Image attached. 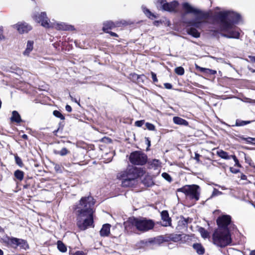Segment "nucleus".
<instances>
[{
  "instance_id": "22",
  "label": "nucleus",
  "mask_w": 255,
  "mask_h": 255,
  "mask_svg": "<svg viewBox=\"0 0 255 255\" xmlns=\"http://www.w3.org/2000/svg\"><path fill=\"white\" fill-rule=\"evenodd\" d=\"M193 248L199 255H203L205 252L204 248L200 244H193Z\"/></svg>"
},
{
  "instance_id": "40",
  "label": "nucleus",
  "mask_w": 255,
  "mask_h": 255,
  "mask_svg": "<svg viewBox=\"0 0 255 255\" xmlns=\"http://www.w3.org/2000/svg\"><path fill=\"white\" fill-rule=\"evenodd\" d=\"M231 158H233L235 162V166H238V167H241V164L239 163V161L236 156L235 155H232Z\"/></svg>"
},
{
  "instance_id": "45",
  "label": "nucleus",
  "mask_w": 255,
  "mask_h": 255,
  "mask_svg": "<svg viewBox=\"0 0 255 255\" xmlns=\"http://www.w3.org/2000/svg\"><path fill=\"white\" fill-rule=\"evenodd\" d=\"M198 68L200 69V71L201 72H205L206 71V70H209L211 72V74H215L216 73V72L215 71H213V70H210L209 69H206V68H202V67H197Z\"/></svg>"
},
{
  "instance_id": "19",
  "label": "nucleus",
  "mask_w": 255,
  "mask_h": 255,
  "mask_svg": "<svg viewBox=\"0 0 255 255\" xmlns=\"http://www.w3.org/2000/svg\"><path fill=\"white\" fill-rule=\"evenodd\" d=\"M135 180L128 178L126 176V178L123 179L122 185L123 187H130L134 184Z\"/></svg>"
},
{
  "instance_id": "27",
  "label": "nucleus",
  "mask_w": 255,
  "mask_h": 255,
  "mask_svg": "<svg viewBox=\"0 0 255 255\" xmlns=\"http://www.w3.org/2000/svg\"><path fill=\"white\" fill-rule=\"evenodd\" d=\"M70 151L65 147L63 148L61 150H54V153L61 156H65L69 153Z\"/></svg>"
},
{
  "instance_id": "49",
  "label": "nucleus",
  "mask_w": 255,
  "mask_h": 255,
  "mask_svg": "<svg viewBox=\"0 0 255 255\" xmlns=\"http://www.w3.org/2000/svg\"><path fill=\"white\" fill-rule=\"evenodd\" d=\"M230 170L233 173H237L239 172V169H235L233 167H230Z\"/></svg>"
},
{
  "instance_id": "24",
  "label": "nucleus",
  "mask_w": 255,
  "mask_h": 255,
  "mask_svg": "<svg viewBox=\"0 0 255 255\" xmlns=\"http://www.w3.org/2000/svg\"><path fill=\"white\" fill-rule=\"evenodd\" d=\"M187 33L195 38H198L200 36V33L196 29L193 27L188 28L187 29Z\"/></svg>"
},
{
  "instance_id": "11",
  "label": "nucleus",
  "mask_w": 255,
  "mask_h": 255,
  "mask_svg": "<svg viewBox=\"0 0 255 255\" xmlns=\"http://www.w3.org/2000/svg\"><path fill=\"white\" fill-rule=\"evenodd\" d=\"M126 176L128 178L135 180L141 175L142 173L140 168L136 167H130L128 168L126 172Z\"/></svg>"
},
{
  "instance_id": "20",
  "label": "nucleus",
  "mask_w": 255,
  "mask_h": 255,
  "mask_svg": "<svg viewBox=\"0 0 255 255\" xmlns=\"http://www.w3.org/2000/svg\"><path fill=\"white\" fill-rule=\"evenodd\" d=\"M173 121L174 123L176 125L184 126H187L188 125V123L187 121L178 117H174Z\"/></svg>"
},
{
  "instance_id": "3",
  "label": "nucleus",
  "mask_w": 255,
  "mask_h": 255,
  "mask_svg": "<svg viewBox=\"0 0 255 255\" xmlns=\"http://www.w3.org/2000/svg\"><path fill=\"white\" fill-rule=\"evenodd\" d=\"M217 17L220 20L221 30H228L240 19V14L230 10L220 11L217 13Z\"/></svg>"
},
{
  "instance_id": "38",
  "label": "nucleus",
  "mask_w": 255,
  "mask_h": 255,
  "mask_svg": "<svg viewBox=\"0 0 255 255\" xmlns=\"http://www.w3.org/2000/svg\"><path fill=\"white\" fill-rule=\"evenodd\" d=\"M129 78L133 81H135L139 78V75L135 73H131L129 75Z\"/></svg>"
},
{
  "instance_id": "56",
  "label": "nucleus",
  "mask_w": 255,
  "mask_h": 255,
  "mask_svg": "<svg viewBox=\"0 0 255 255\" xmlns=\"http://www.w3.org/2000/svg\"><path fill=\"white\" fill-rule=\"evenodd\" d=\"M145 139L147 142L148 146L149 147L150 146V141L149 138L148 137H146Z\"/></svg>"
},
{
  "instance_id": "26",
  "label": "nucleus",
  "mask_w": 255,
  "mask_h": 255,
  "mask_svg": "<svg viewBox=\"0 0 255 255\" xmlns=\"http://www.w3.org/2000/svg\"><path fill=\"white\" fill-rule=\"evenodd\" d=\"M57 244V248L59 251L62 253H65L67 251V248L62 241H58Z\"/></svg>"
},
{
  "instance_id": "51",
  "label": "nucleus",
  "mask_w": 255,
  "mask_h": 255,
  "mask_svg": "<svg viewBox=\"0 0 255 255\" xmlns=\"http://www.w3.org/2000/svg\"><path fill=\"white\" fill-rule=\"evenodd\" d=\"M240 178L242 180H246L247 179V177L246 175H244V174H241Z\"/></svg>"
},
{
  "instance_id": "4",
  "label": "nucleus",
  "mask_w": 255,
  "mask_h": 255,
  "mask_svg": "<svg viewBox=\"0 0 255 255\" xmlns=\"http://www.w3.org/2000/svg\"><path fill=\"white\" fill-rule=\"evenodd\" d=\"M33 18L36 22L41 23V25L46 28L52 27L59 30H73L74 29L73 26L66 24L65 23L50 22L45 12L35 14L33 16Z\"/></svg>"
},
{
  "instance_id": "15",
  "label": "nucleus",
  "mask_w": 255,
  "mask_h": 255,
  "mask_svg": "<svg viewBox=\"0 0 255 255\" xmlns=\"http://www.w3.org/2000/svg\"><path fill=\"white\" fill-rule=\"evenodd\" d=\"M118 23H114L111 21H108L103 23V30L105 32H109L108 30L117 26Z\"/></svg>"
},
{
  "instance_id": "23",
  "label": "nucleus",
  "mask_w": 255,
  "mask_h": 255,
  "mask_svg": "<svg viewBox=\"0 0 255 255\" xmlns=\"http://www.w3.org/2000/svg\"><path fill=\"white\" fill-rule=\"evenodd\" d=\"M217 154L221 158L225 159H230L232 157V155H229L228 152L220 149L217 151Z\"/></svg>"
},
{
  "instance_id": "59",
  "label": "nucleus",
  "mask_w": 255,
  "mask_h": 255,
  "mask_svg": "<svg viewBox=\"0 0 255 255\" xmlns=\"http://www.w3.org/2000/svg\"><path fill=\"white\" fill-rule=\"evenodd\" d=\"M251 59L252 61L255 62V56H253L251 57Z\"/></svg>"
},
{
  "instance_id": "47",
  "label": "nucleus",
  "mask_w": 255,
  "mask_h": 255,
  "mask_svg": "<svg viewBox=\"0 0 255 255\" xmlns=\"http://www.w3.org/2000/svg\"><path fill=\"white\" fill-rule=\"evenodd\" d=\"M54 169L56 171L60 172H62L61 166L59 164H56L54 166Z\"/></svg>"
},
{
  "instance_id": "29",
  "label": "nucleus",
  "mask_w": 255,
  "mask_h": 255,
  "mask_svg": "<svg viewBox=\"0 0 255 255\" xmlns=\"http://www.w3.org/2000/svg\"><path fill=\"white\" fill-rule=\"evenodd\" d=\"M250 121H242L241 120H237L236 121V124L235 126L237 127H241V126H244L245 125H246L248 124L251 123Z\"/></svg>"
},
{
  "instance_id": "32",
  "label": "nucleus",
  "mask_w": 255,
  "mask_h": 255,
  "mask_svg": "<svg viewBox=\"0 0 255 255\" xmlns=\"http://www.w3.org/2000/svg\"><path fill=\"white\" fill-rule=\"evenodd\" d=\"M190 25L195 27L200 28L201 27L202 22L200 21H196L195 20L191 21L189 22Z\"/></svg>"
},
{
  "instance_id": "28",
  "label": "nucleus",
  "mask_w": 255,
  "mask_h": 255,
  "mask_svg": "<svg viewBox=\"0 0 255 255\" xmlns=\"http://www.w3.org/2000/svg\"><path fill=\"white\" fill-rule=\"evenodd\" d=\"M142 9L143 10L144 14L149 18L153 19V18H155V16L152 13L149 9H147L145 7L142 6Z\"/></svg>"
},
{
  "instance_id": "17",
  "label": "nucleus",
  "mask_w": 255,
  "mask_h": 255,
  "mask_svg": "<svg viewBox=\"0 0 255 255\" xmlns=\"http://www.w3.org/2000/svg\"><path fill=\"white\" fill-rule=\"evenodd\" d=\"M10 121L12 123H16L17 124H19L22 122L20 115L16 111H13L12 112V116L10 118Z\"/></svg>"
},
{
  "instance_id": "6",
  "label": "nucleus",
  "mask_w": 255,
  "mask_h": 255,
  "mask_svg": "<svg viewBox=\"0 0 255 255\" xmlns=\"http://www.w3.org/2000/svg\"><path fill=\"white\" fill-rule=\"evenodd\" d=\"M177 192L183 193L186 197L197 201L200 198V188L195 184L186 185L177 189Z\"/></svg>"
},
{
  "instance_id": "53",
  "label": "nucleus",
  "mask_w": 255,
  "mask_h": 255,
  "mask_svg": "<svg viewBox=\"0 0 255 255\" xmlns=\"http://www.w3.org/2000/svg\"><path fill=\"white\" fill-rule=\"evenodd\" d=\"M2 32H3V28L2 27H0V39H1L3 37L2 35Z\"/></svg>"
},
{
  "instance_id": "31",
  "label": "nucleus",
  "mask_w": 255,
  "mask_h": 255,
  "mask_svg": "<svg viewBox=\"0 0 255 255\" xmlns=\"http://www.w3.org/2000/svg\"><path fill=\"white\" fill-rule=\"evenodd\" d=\"M169 238L174 242H178L181 239V235L178 234H171L170 235Z\"/></svg>"
},
{
  "instance_id": "14",
  "label": "nucleus",
  "mask_w": 255,
  "mask_h": 255,
  "mask_svg": "<svg viewBox=\"0 0 255 255\" xmlns=\"http://www.w3.org/2000/svg\"><path fill=\"white\" fill-rule=\"evenodd\" d=\"M20 33L28 32L31 29V26L26 22H18L13 25Z\"/></svg>"
},
{
  "instance_id": "54",
  "label": "nucleus",
  "mask_w": 255,
  "mask_h": 255,
  "mask_svg": "<svg viewBox=\"0 0 255 255\" xmlns=\"http://www.w3.org/2000/svg\"><path fill=\"white\" fill-rule=\"evenodd\" d=\"M200 155L198 153H195V159L198 162L199 161V157Z\"/></svg>"
},
{
  "instance_id": "48",
  "label": "nucleus",
  "mask_w": 255,
  "mask_h": 255,
  "mask_svg": "<svg viewBox=\"0 0 255 255\" xmlns=\"http://www.w3.org/2000/svg\"><path fill=\"white\" fill-rule=\"evenodd\" d=\"M164 87L167 89H171L172 88V85L168 83H164Z\"/></svg>"
},
{
  "instance_id": "64",
  "label": "nucleus",
  "mask_w": 255,
  "mask_h": 255,
  "mask_svg": "<svg viewBox=\"0 0 255 255\" xmlns=\"http://www.w3.org/2000/svg\"><path fill=\"white\" fill-rule=\"evenodd\" d=\"M57 131H58V130H55V131H54V132H57Z\"/></svg>"
},
{
  "instance_id": "52",
  "label": "nucleus",
  "mask_w": 255,
  "mask_h": 255,
  "mask_svg": "<svg viewBox=\"0 0 255 255\" xmlns=\"http://www.w3.org/2000/svg\"><path fill=\"white\" fill-rule=\"evenodd\" d=\"M108 33H109L112 36H114V37H118V36L117 34L115 33V32H112V31H109V32H108Z\"/></svg>"
},
{
  "instance_id": "60",
  "label": "nucleus",
  "mask_w": 255,
  "mask_h": 255,
  "mask_svg": "<svg viewBox=\"0 0 255 255\" xmlns=\"http://www.w3.org/2000/svg\"><path fill=\"white\" fill-rule=\"evenodd\" d=\"M3 255V251L0 249V255Z\"/></svg>"
},
{
  "instance_id": "55",
  "label": "nucleus",
  "mask_w": 255,
  "mask_h": 255,
  "mask_svg": "<svg viewBox=\"0 0 255 255\" xmlns=\"http://www.w3.org/2000/svg\"><path fill=\"white\" fill-rule=\"evenodd\" d=\"M74 255H85L84 253L83 252H77Z\"/></svg>"
},
{
  "instance_id": "41",
  "label": "nucleus",
  "mask_w": 255,
  "mask_h": 255,
  "mask_svg": "<svg viewBox=\"0 0 255 255\" xmlns=\"http://www.w3.org/2000/svg\"><path fill=\"white\" fill-rule=\"evenodd\" d=\"M144 120L137 121L135 122L134 125L137 127H141L144 124Z\"/></svg>"
},
{
  "instance_id": "33",
  "label": "nucleus",
  "mask_w": 255,
  "mask_h": 255,
  "mask_svg": "<svg viewBox=\"0 0 255 255\" xmlns=\"http://www.w3.org/2000/svg\"><path fill=\"white\" fill-rule=\"evenodd\" d=\"M53 114L55 117L58 118L62 120H64L65 119L64 116L58 111H54L53 112Z\"/></svg>"
},
{
  "instance_id": "39",
  "label": "nucleus",
  "mask_w": 255,
  "mask_h": 255,
  "mask_svg": "<svg viewBox=\"0 0 255 255\" xmlns=\"http://www.w3.org/2000/svg\"><path fill=\"white\" fill-rule=\"evenodd\" d=\"M162 176L167 181L170 182L172 180L170 176L167 173L164 172L162 174Z\"/></svg>"
},
{
  "instance_id": "13",
  "label": "nucleus",
  "mask_w": 255,
  "mask_h": 255,
  "mask_svg": "<svg viewBox=\"0 0 255 255\" xmlns=\"http://www.w3.org/2000/svg\"><path fill=\"white\" fill-rule=\"evenodd\" d=\"M234 26L228 30H222L227 32V33H222L221 35L228 38L238 39L240 37V32L238 31L233 29Z\"/></svg>"
},
{
  "instance_id": "18",
  "label": "nucleus",
  "mask_w": 255,
  "mask_h": 255,
  "mask_svg": "<svg viewBox=\"0 0 255 255\" xmlns=\"http://www.w3.org/2000/svg\"><path fill=\"white\" fill-rule=\"evenodd\" d=\"M110 227L111 225L110 224H104L100 231L101 236L102 237L108 236L110 233Z\"/></svg>"
},
{
  "instance_id": "8",
  "label": "nucleus",
  "mask_w": 255,
  "mask_h": 255,
  "mask_svg": "<svg viewBox=\"0 0 255 255\" xmlns=\"http://www.w3.org/2000/svg\"><path fill=\"white\" fill-rule=\"evenodd\" d=\"M129 160L132 164L143 165L146 163L147 157L144 153L135 151L130 153Z\"/></svg>"
},
{
  "instance_id": "10",
  "label": "nucleus",
  "mask_w": 255,
  "mask_h": 255,
  "mask_svg": "<svg viewBox=\"0 0 255 255\" xmlns=\"http://www.w3.org/2000/svg\"><path fill=\"white\" fill-rule=\"evenodd\" d=\"M161 3L162 9L169 12L176 11V8L179 5V3L176 1L167 2L166 0H162Z\"/></svg>"
},
{
  "instance_id": "61",
  "label": "nucleus",
  "mask_w": 255,
  "mask_h": 255,
  "mask_svg": "<svg viewBox=\"0 0 255 255\" xmlns=\"http://www.w3.org/2000/svg\"><path fill=\"white\" fill-rule=\"evenodd\" d=\"M73 101H74L75 102H76V103H78L76 99H75V100H73Z\"/></svg>"
},
{
  "instance_id": "12",
  "label": "nucleus",
  "mask_w": 255,
  "mask_h": 255,
  "mask_svg": "<svg viewBox=\"0 0 255 255\" xmlns=\"http://www.w3.org/2000/svg\"><path fill=\"white\" fill-rule=\"evenodd\" d=\"M182 6L186 13H193L196 16L201 15V10L193 7L187 2L183 3Z\"/></svg>"
},
{
  "instance_id": "5",
  "label": "nucleus",
  "mask_w": 255,
  "mask_h": 255,
  "mask_svg": "<svg viewBox=\"0 0 255 255\" xmlns=\"http://www.w3.org/2000/svg\"><path fill=\"white\" fill-rule=\"evenodd\" d=\"M214 244L221 248H224L232 243L231 235L229 230L217 228L212 235Z\"/></svg>"
},
{
  "instance_id": "9",
  "label": "nucleus",
  "mask_w": 255,
  "mask_h": 255,
  "mask_svg": "<svg viewBox=\"0 0 255 255\" xmlns=\"http://www.w3.org/2000/svg\"><path fill=\"white\" fill-rule=\"evenodd\" d=\"M217 223L218 226V228L229 230V226H232L231 217L229 215L221 216L217 219Z\"/></svg>"
},
{
  "instance_id": "2",
  "label": "nucleus",
  "mask_w": 255,
  "mask_h": 255,
  "mask_svg": "<svg viewBox=\"0 0 255 255\" xmlns=\"http://www.w3.org/2000/svg\"><path fill=\"white\" fill-rule=\"evenodd\" d=\"M125 229L128 232L135 229L141 232H146L153 228L154 223L150 220L143 218L131 217L124 223Z\"/></svg>"
},
{
  "instance_id": "36",
  "label": "nucleus",
  "mask_w": 255,
  "mask_h": 255,
  "mask_svg": "<svg viewBox=\"0 0 255 255\" xmlns=\"http://www.w3.org/2000/svg\"><path fill=\"white\" fill-rule=\"evenodd\" d=\"M146 128L149 130L154 131L155 130V127L152 124L146 123L145 124Z\"/></svg>"
},
{
  "instance_id": "30",
  "label": "nucleus",
  "mask_w": 255,
  "mask_h": 255,
  "mask_svg": "<svg viewBox=\"0 0 255 255\" xmlns=\"http://www.w3.org/2000/svg\"><path fill=\"white\" fill-rule=\"evenodd\" d=\"M199 231L201 236L203 238L205 239V238H207L209 237V233L204 228H199Z\"/></svg>"
},
{
  "instance_id": "58",
  "label": "nucleus",
  "mask_w": 255,
  "mask_h": 255,
  "mask_svg": "<svg viewBox=\"0 0 255 255\" xmlns=\"http://www.w3.org/2000/svg\"><path fill=\"white\" fill-rule=\"evenodd\" d=\"M250 255H255V250L254 251H252Z\"/></svg>"
},
{
  "instance_id": "44",
  "label": "nucleus",
  "mask_w": 255,
  "mask_h": 255,
  "mask_svg": "<svg viewBox=\"0 0 255 255\" xmlns=\"http://www.w3.org/2000/svg\"><path fill=\"white\" fill-rule=\"evenodd\" d=\"M243 139L248 143H252L253 141H255V138L249 137L247 138H244Z\"/></svg>"
},
{
  "instance_id": "50",
  "label": "nucleus",
  "mask_w": 255,
  "mask_h": 255,
  "mask_svg": "<svg viewBox=\"0 0 255 255\" xmlns=\"http://www.w3.org/2000/svg\"><path fill=\"white\" fill-rule=\"evenodd\" d=\"M65 109H66V110L68 112H71L72 111V108L69 105H66Z\"/></svg>"
},
{
  "instance_id": "34",
  "label": "nucleus",
  "mask_w": 255,
  "mask_h": 255,
  "mask_svg": "<svg viewBox=\"0 0 255 255\" xmlns=\"http://www.w3.org/2000/svg\"><path fill=\"white\" fill-rule=\"evenodd\" d=\"M175 72L178 75H183L184 74V69L182 67H178L175 69Z\"/></svg>"
},
{
  "instance_id": "57",
  "label": "nucleus",
  "mask_w": 255,
  "mask_h": 255,
  "mask_svg": "<svg viewBox=\"0 0 255 255\" xmlns=\"http://www.w3.org/2000/svg\"><path fill=\"white\" fill-rule=\"evenodd\" d=\"M22 137L23 139H27L28 138V136L26 134H24L22 135Z\"/></svg>"
},
{
  "instance_id": "25",
  "label": "nucleus",
  "mask_w": 255,
  "mask_h": 255,
  "mask_svg": "<svg viewBox=\"0 0 255 255\" xmlns=\"http://www.w3.org/2000/svg\"><path fill=\"white\" fill-rule=\"evenodd\" d=\"M14 177L19 181H22L24 177V172L20 170H16L14 173Z\"/></svg>"
},
{
  "instance_id": "46",
  "label": "nucleus",
  "mask_w": 255,
  "mask_h": 255,
  "mask_svg": "<svg viewBox=\"0 0 255 255\" xmlns=\"http://www.w3.org/2000/svg\"><path fill=\"white\" fill-rule=\"evenodd\" d=\"M151 77H152V80L154 82H157L158 81V80H157V78L156 77V75L155 73L153 72H151Z\"/></svg>"
},
{
  "instance_id": "63",
  "label": "nucleus",
  "mask_w": 255,
  "mask_h": 255,
  "mask_svg": "<svg viewBox=\"0 0 255 255\" xmlns=\"http://www.w3.org/2000/svg\"><path fill=\"white\" fill-rule=\"evenodd\" d=\"M70 97H71V98L72 100H73V97H72V96H70Z\"/></svg>"
},
{
  "instance_id": "35",
  "label": "nucleus",
  "mask_w": 255,
  "mask_h": 255,
  "mask_svg": "<svg viewBox=\"0 0 255 255\" xmlns=\"http://www.w3.org/2000/svg\"><path fill=\"white\" fill-rule=\"evenodd\" d=\"M15 161L16 163L20 167H22L23 166V163L21 158L18 156L17 155L15 156Z\"/></svg>"
},
{
  "instance_id": "37",
  "label": "nucleus",
  "mask_w": 255,
  "mask_h": 255,
  "mask_svg": "<svg viewBox=\"0 0 255 255\" xmlns=\"http://www.w3.org/2000/svg\"><path fill=\"white\" fill-rule=\"evenodd\" d=\"M160 161L158 159H153L151 161V165H152L153 166H154V167H158L160 165Z\"/></svg>"
},
{
  "instance_id": "42",
  "label": "nucleus",
  "mask_w": 255,
  "mask_h": 255,
  "mask_svg": "<svg viewBox=\"0 0 255 255\" xmlns=\"http://www.w3.org/2000/svg\"><path fill=\"white\" fill-rule=\"evenodd\" d=\"M245 161L248 163L250 166H253L254 163L251 158L249 157H245Z\"/></svg>"
},
{
  "instance_id": "21",
  "label": "nucleus",
  "mask_w": 255,
  "mask_h": 255,
  "mask_svg": "<svg viewBox=\"0 0 255 255\" xmlns=\"http://www.w3.org/2000/svg\"><path fill=\"white\" fill-rule=\"evenodd\" d=\"M33 42L32 41H28L26 45V49L23 52L25 56H28L29 53L33 49Z\"/></svg>"
},
{
  "instance_id": "7",
  "label": "nucleus",
  "mask_w": 255,
  "mask_h": 255,
  "mask_svg": "<svg viewBox=\"0 0 255 255\" xmlns=\"http://www.w3.org/2000/svg\"><path fill=\"white\" fill-rule=\"evenodd\" d=\"M4 242L6 243L7 246L13 249H16L17 247H19L20 249L26 250L29 248V246L26 241L22 239L12 237H7L4 240Z\"/></svg>"
},
{
  "instance_id": "62",
  "label": "nucleus",
  "mask_w": 255,
  "mask_h": 255,
  "mask_svg": "<svg viewBox=\"0 0 255 255\" xmlns=\"http://www.w3.org/2000/svg\"><path fill=\"white\" fill-rule=\"evenodd\" d=\"M221 188H222V189H223V190L225 189V187H221Z\"/></svg>"
},
{
  "instance_id": "1",
  "label": "nucleus",
  "mask_w": 255,
  "mask_h": 255,
  "mask_svg": "<svg viewBox=\"0 0 255 255\" xmlns=\"http://www.w3.org/2000/svg\"><path fill=\"white\" fill-rule=\"evenodd\" d=\"M95 201L93 197L88 196L81 198L78 203L73 207L76 215L77 225L81 230H85L93 224V207Z\"/></svg>"
},
{
  "instance_id": "16",
  "label": "nucleus",
  "mask_w": 255,
  "mask_h": 255,
  "mask_svg": "<svg viewBox=\"0 0 255 255\" xmlns=\"http://www.w3.org/2000/svg\"><path fill=\"white\" fill-rule=\"evenodd\" d=\"M161 216L162 220L164 222L163 224L164 226H167L170 225L171 219L169 217V214L167 211H163L161 213Z\"/></svg>"
},
{
  "instance_id": "43",
  "label": "nucleus",
  "mask_w": 255,
  "mask_h": 255,
  "mask_svg": "<svg viewBox=\"0 0 255 255\" xmlns=\"http://www.w3.org/2000/svg\"><path fill=\"white\" fill-rule=\"evenodd\" d=\"M222 194V192L216 189H214L212 193V196L220 195Z\"/></svg>"
}]
</instances>
